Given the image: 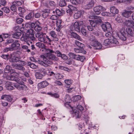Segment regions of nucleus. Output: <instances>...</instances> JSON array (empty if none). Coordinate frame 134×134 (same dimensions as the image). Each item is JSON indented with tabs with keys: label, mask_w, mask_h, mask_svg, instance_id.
<instances>
[{
	"label": "nucleus",
	"mask_w": 134,
	"mask_h": 134,
	"mask_svg": "<svg viewBox=\"0 0 134 134\" xmlns=\"http://www.w3.org/2000/svg\"><path fill=\"white\" fill-rule=\"evenodd\" d=\"M74 107L78 110L79 109L81 111L83 110V108L82 106L80 105H79V104L77 105L76 104V105H75Z\"/></svg>",
	"instance_id": "obj_47"
},
{
	"label": "nucleus",
	"mask_w": 134,
	"mask_h": 134,
	"mask_svg": "<svg viewBox=\"0 0 134 134\" xmlns=\"http://www.w3.org/2000/svg\"><path fill=\"white\" fill-rule=\"evenodd\" d=\"M105 10L106 9L104 7L101 5H98L93 8V13L94 14L98 15L101 13V12Z\"/></svg>",
	"instance_id": "obj_4"
},
{
	"label": "nucleus",
	"mask_w": 134,
	"mask_h": 134,
	"mask_svg": "<svg viewBox=\"0 0 134 134\" xmlns=\"http://www.w3.org/2000/svg\"><path fill=\"white\" fill-rule=\"evenodd\" d=\"M3 12L6 13L8 14L9 13L10 10L9 8L6 7H4L1 8Z\"/></svg>",
	"instance_id": "obj_41"
},
{
	"label": "nucleus",
	"mask_w": 134,
	"mask_h": 134,
	"mask_svg": "<svg viewBox=\"0 0 134 134\" xmlns=\"http://www.w3.org/2000/svg\"><path fill=\"white\" fill-rule=\"evenodd\" d=\"M49 15V14L48 12L47 11L46 12H45L42 14V16L44 18H47Z\"/></svg>",
	"instance_id": "obj_50"
},
{
	"label": "nucleus",
	"mask_w": 134,
	"mask_h": 134,
	"mask_svg": "<svg viewBox=\"0 0 134 134\" xmlns=\"http://www.w3.org/2000/svg\"><path fill=\"white\" fill-rule=\"evenodd\" d=\"M22 48L25 50H26V51L29 52H30V49H28V47L25 45H23L22 46Z\"/></svg>",
	"instance_id": "obj_53"
},
{
	"label": "nucleus",
	"mask_w": 134,
	"mask_h": 134,
	"mask_svg": "<svg viewBox=\"0 0 134 134\" xmlns=\"http://www.w3.org/2000/svg\"><path fill=\"white\" fill-rule=\"evenodd\" d=\"M12 48L11 47L5 48L4 50V52H7L9 51H13Z\"/></svg>",
	"instance_id": "obj_60"
},
{
	"label": "nucleus",
	"mask_w": 134,
	"mask_h": 134,
	"mask_svg": "<svg viewBox=\"0 0 134 134\" xmlns=\"http://www.w3.org/2000/svg\"><path fill=\"white\" fill-rule=\"evenodd\" d=\"M82 98L81 97L80 95L76 96H74V101L76 102L77 101L80 100Z\"/></svg>",
	"instance_id": "obj_48"
},
{
	"label": "nucleus",
	"mask_w": 134,
	"mask_h": 134,
	"mask_svg": "<svg viewBox=\"0 0 134 134\" xmlns=\"http://www.w3.org/2000/svg\"><path fill=\"white\" fill-rule=\"evenodd\" d=\"M101 26L103 30L105 32L110 31L111 30L112 28L110 24L108 23H105L102 24Z\"/></svg>",
	"instance_id": "obj_5"
},
{
	"label": "nucleus",
	"mask_w": 134,
	"mask_h": 134,
	"mask_svg": "<svg viewBox=\"0 0 134 134\" xmlns=\"http://www.w3.org/2000/svg\"><path fill=\"white\" fill-rule=\"evenodd\" d=\"M120 32L121 35H126L125 29L124 28H122L121 29Z\"/></svg>",
	"instance_id": "obj_61"
},
{
	"label": "nucleus",
	"mask_w": 134,
	"mask_h": 134,
	"mask_svg": "<svg viewBox=\"0 0 134 134\" xmlns=\"http://www.w3.org/2000/svg\"><path fill=\"white\" fill-rule=\"evenodd\" d=\"M65 101L66 103L65 104V106L67 107L69 106L71 107L69 103H70V101L69 96H65Z\"/></svg>",
	"instance_id": "obj_24"
},
{
	"label": "nucleus",
	"mask_w": 134,
	"mask_h": 134,
	"mask_svg": "<svg viewBox=\"0 0 134 134\" xmlns=\"http://www.w3.org/2000/svg\"><path fill=\"white\" fill-rule=\"evenodd\" d=\"M36 37L38 38V40L44 43H47V41L49 42H51L52 40L50 39L48 36L46 34L43 32H40L36 33L35 35Z\"/></svg>",
	"instance_id": "obj_3"
},
{
	"label": "nucleus",
	"mask_w": 134,
	"mask_h": 134,
	"mask_svg": "<svg viewBox=\"0 0 134 134\" xmlns=\"http://www.w3.org/2000/svg\"><path fill=\"white\" fill-rule=\"evenodd\" d=\"M49 4L51 7H53L56 5V3L54 1H51L49 2Z\"/></svg>",
	"instance_id": "obj_63"
},
{
	"label": "nucleus",
	"mask_w": 134,
	"mask_h": 134,
	"mask_svg": "<svg viewBox=\"0 0 134 134\" xmlns=\"http://www.w3.org/2000/svg\"><path fill=\"white\" fill-rule=\"evenodd\" d=\"M69 57L71 58L77 60L79 59V55H77L72 53H70L68 54Z\"/></svg>",
	"instance_id": "obj_17"
},
{
	"label": "nucleus",
	"mask_w": 134,
	"mask_h": 134,
	"mask_svg": "<svg viewBox=\"0 0 134 134\" xmlns=\"http://www.w3.org/2000/svg\"><path fill=\"white\" fill-rule=\"evenodd\" d=\"M14 42V40L12 38L9 39H8L7 42H6V43L8 44L9 43H13Z\"/></svg>",
	"instance_id": "obj_62"
},
{
	"label": "nucleus",
	"mask_w": 134,
	"mask_h": 134,
	"mask_svg": "<svg viewBox=\"0 0 134 134\" xmlns=\"http://www.w3.org/2000/svg\"><path fill=\"white\" fill-rule=\"evenodd\" d=\"M71 35L73 38L77 39L79 41H81L82 39L81 37L76 33L74 32H71Z\"/></svg>",
	"instance_id": "obj_15"
},
{
	"label": "nucleus",
	"mask_w": 134,
	"mask_h": 134,
	"mask_svg": "<svg viewBox=\"0 0 134 134\" xmlns=\"http://www.w3.org/2000/svg\"><path fill=\"white\" fill-rule=\"evenodd\" d=\"M110 12L113 14H116L118 13L119 11L115 7H112L110 8Z\"/></svg>",
	"instance_id": "obj_26"
},
{
	"label": "nucleus",
	"mask_w": 134,
	"mask_h": 134,
	"mask_svg": "<svg viewBox=\"0 0 134 134\" xmlns=\"http://www.w3.org/2000/svg\"><path fill=\"white\" fill-rule=\"evenodd\" d=\"M62 21L60 20H58L57 21V27H62Z\"/></svg>",
	"instance_id": "obj_43"
},
{
	"label": "nucleus",
	"mask_w": 134,
	"mask_h": 134,
	"mask_svg": "<svg viewBox=\"0 0 134 134\" xmlns=\"http://www.w3.org/2000/svg\"><path fill=\"white\" fill-rule=\"evenodd\" d=\"M110 42L111 43L113 44H119V42L117 40L112 36L110 38Z\"/></svg>",
	"instance_id": "obj_25"
},
{
	"label": "nucleus",
	"mask_w": 134,
	"mask_h": 134,
	"mask_svg": "<svg viewBox=\"0 0 134 134\" xmlns=\"http://www.w3.org/2000/svg\"><path fill=\"white\" fill-rule=\"evenodd\" d=\"M75 44L78 47L81 48H82L84 47V45L82 43L79 42L77 40H75Z\"/></svg>",
	"instance_id": "obj_35"
},
{
	"label": "nucleus",
	"mask_w": 134,
	"mask_h": 134,
	"mask_svg": "<svg viewBox=\"0 0 134 134\" xmlns=\"http://www.w3.org/2000/svg\"><path fill=\"white\" fill-rule=\"evenodd\" d=\"M24 21L23 19L21 18H18L16 20V23L18 24H21Z\"/></svg>",
	"instance_id": "obj_49"
},
{
	"label": "nucleus",
	"mask_w": 134,
	"mask_h": 134,
	"mask_svg": "<svg viewBox=\"0 0 134 134\" xmlns=\"http://www.w3.org/2000/svg\"><path fill=\"white\" fill-rule=\"evenodd\" d=\"M40 73H42L43 74V75L44 76H45L47 74V72L44 69H41L39 70Z\"/></svg>",
	"instance_id": "obj_45"
},
{
	"label": "nucleus",
	"mask_w": 134,
	"mask_h": 134,
	"mask_svg": "<svg viewBox=\"0 0 134 134\" xmlns=\"http://www.w3.org/2000/svg\"><path fill=\"white\" fill-rule=\"evenodd\" d=\"M55 12L57 15L59 16L62 15V12L59 9H57L55 11Z\"/></svg>",
	"instance_id": "obj_56"
},
{
	"label": "nucleus",
	"mask_w": 134,
	"mask_h": 134,
	"mask_svg": "<svg viewBox=\"0 0 134 134\" xmlns=\"http://www.w3.org/2000/svg\"><path fill=\"white\" fill-rule=\"evenodd\" d=\"M126 32L127 34V37H129L130 36L132 37L133 36V32L131 28L129 27L127 28Z\"/></svg>",
	"instance_id": "obj_22"
},
{
	"label": "nucleus",
	"mask_w": 134,
	"mask_h": 134,
	"mask_svg": "<svg viewBox=\"0 0 134 134\" xmlns=\"http://www.w3.org/2000/svg\"><path fill=\"white\" fill-rule=\"evenodd\" d=\"M47 56L46 57L43 55L41 56V59L42 60H39L38 63L40 65L46 67H49V65L53 64V60L57 61L59 60V59L55 55L47 52Z\"/></svg>",
	"instance_id": "obj_1"
},
{
	"label": "nucleus",
	"mask_w": 134,
	"mask_h": 134,
	"mask_svg": "<svg viewBox=\"0 0 134 134\" xmlns=\"http://www.w3.org/2000/svg\"><path fill=\"white\" fill-rule=\"evenodd\" d=\"M16 69L21 70L23 71H24L25 70V68L20 64H18Z\"/></svg>",
	"instance_id": "obj_46"
},
{
	"label": "nucleus",
	"mask_w": 134,
	"mask_h": 134,
	"mask_svg": "<svg viewBox=\"0 0 134 134\" xmlns=\"http://www.w3.org/2000/svg\"><path fill=\"white\" fill-rule=\"evenodd\" d=\"M125 23L127 26L130 27L134 29V22L133 21L127 20L126 21Z\"/></svg>",
	"instance_id": "obj_19"
},
{
	"label": "nucleus",
	"mask_w": 134,
	"mask_h": 134,
	"mask_svg": "<svg viewBox=\"0 0 134 134\" xmlns=\"http://www.w3.org/2000/svg\"><path fill=\"white\" fill-rule=\"evenodd\" d=\"M5 73L7 74H13L15 72L14 69H12L11 67L9 65H7L4 69Z\"/></svg>",
	"instance_id": "obj_8"
},
{
	"label": "nucleus",
	"mask_w": 134,
	"mask_h": 134,
	"mask_svg": "<svg viewBox=\"0 0 134 134\" xmlns=\"http://www.w3.org/2000/svg\"><path fill=\"white\" fill-rule=\"evenodd\" d=\"M6 79L14 81L17 83L14 84V86L19 90L26 91L27 87L24 84V82L21 81L19 79L12 75H7L5 77Z\"/></svg>",
	"instance_id": "obj_2"
},
{
	"label": "nucleus",
	"mask_w": 134,
	"mask_h": 134,
	"mask_svg": "<svg viewBox=\"0 0 134 134\" xmlns=\"http://www.w3.org/2000/svg\"><path fill=\"white\" fill-rule=\"evenodd\" d=\"M90 21L93 22L95 24V25L97 26V25H99L102 22L100 17L98 16H96L94 19L92 20H90Z\"/></svg>",
	"instance_id": "obj_10"
},
{
	"label": "nucleus",
	"mask_w": 134,
	"mask_h": 134,
	"mask_svg": "<svg viewBox=\"0 0 134 134\" xmlns=\"http://www.w3.org/2000/svg\"><path fill=\"white\" fill-rule=\"evenodd\" d=\"M49 34L52 37L51 38H50V39L52 40L51 42L53 41H58V39L57 37V35L54 31L53 30L50 31L49 32Z\"/></svg>",
	"instance_id": "obj_7"
},
{
	"label": "nucleus",
	"mask_w": 134,
	"mask_h": 134,
	"mask_svg": "<svg viewBox=\"0 0 134 134\" xmlns=\"http://www.w3.org/2000/svg\"><path fill=\"white\" fill-rule=\"evenodd\" d=\"M81 12L78 11L74 15V17L75 19H77L80 18L81 15Z\"/></svg>",
	"instance_id": "obj_31"
},
{
	"label": "nucleus",
	"mask_w": 134,
	"mask_h": 134,
	"mask_svg": "<svg viewBox=\"0 0 134 134\" xmlns=\"http://www.w3.org/2000/svg\"><path fill=\"white\" fill-rule=\"evenodd\" d=\"M25 40L27 41L31 40L34 41L35 40V38L34 37V35L33 34H30L26 38Z\"/></svg>",
	"instance_id": "obj_23"
},
{
	"label": "nucleus",
	"mask_w": 134,
	"mask_h": 134,
	"mask_svg": "<svg viewBox=\"0 0 134 134\" xmlns=\"http://www.w3.org/2000/svg\"><path fill=\"white\" fill-rule=\"evenodd\" d=\"M48 94L49 95L51 96L56 98H58L59 97V95L57 93H55L53 94L52 93L50 92L48 93Z\"/></svg>",
	"instance_id": "obj_44"
},
{
	"label": "nucleus",
	"mask_w": 134,
	"mask_h": 134,
	"mask_svg": "<svg viewBox=\"0 0 134 134\" xmlns=\"http://www.w3.org/2000/svg\"><path fill=\"white\" fill-rule=\"evenodd\" d=\"M98 29L97 26V27H95L92 31V34L97 36H99V34L98 33Z\"/></svg>",
	"instance_id": "obj_33"
},
{
	"label": "nucleus",
	"mask_w": 134,
	"mask_h": 134,
	"mask_svg": "<svg viewBox=\"0 0 134 134\" xmlns=\"http://www.w3.org/2000/svg\"><path fill=\"white\" fill-rule=\"evenodd\" d=\"M89 21L90 25L88 26L87 28L89 31H92L95 27H97V26L95 25V24L93 22L91 21L90 20H89Z\"/></svg>",
	"instance_id": "obj_12"
},
{
	"label": "nucleus",
	"mask_w": 134,
	"mask_h": 134,
	"mask_svg": "<svg viewBox=\"0 0 134 134\" xmlns=\"http://www.w3.org/2000/svg\"><path fill=\"white\" fill-rule=\"evenodd\" d=\"M28 66L32 69H36V68L37 66L35 64L31 63L30 62H28L27 64Z\"/></svg>",
	"instance_id": "obj_40"
},
{
	"label": "nucleus",
	"mask_w": 134,
	"mask_h": 134,
	"mask_svg": "<svg viewBox=\"0 0 134 134\" xmlns=\"http://www.w3.org/2000/svg\"><path fill=\"white\" fill-rule=\"evenodd\" d=\"M72 27L73 30L77 32H80V27L78 23V22H75Z\"/></svg>",
	"instance_id": "obj_11"
},
{
	"label": "nucleus",
	"mask_w": 134,
	"mask_h": 134,
	"mask_svg": "<svg viewBox=\"0 0 134 134\" xmlns=\"http://www.w3.org/2000/svg\"><path fill=\"white\" fill-rule=\"evenodd\" d=\"M47 52L51 53H55L57 54V57H60L62 53L61 52L58 51H54L50 49H48L47 51Z\"/></svg>",
	"instance_id": "obj_18"
},
{
	"label": "nucleus",
	"mask_w": 134,
	"mask_h": 134,
	"mask_svg": "<svg viewBox=\"0 0 134 134\" xmlns=\"http://www.w3.org/2000/svg\"><path fill=\"white\" fill-rule=\"evenodd\" d=\"M81 32L82 34L84 36H86L87 35V30L84 28L83 27L81 29Z\"/></svg>",
	"instance_id": "obj_42"
},
{
	"label": "nucleus",
	"mask_w": 134,
	"mask_h": 134,
	"mask_svg": "<svg viewBox=\"0 0 134 134\" xmlns=\"http://www.w3.org/2000/svg\"><path fill=\"white\" fill-rule=\"evenodd\" d=\"M59 69L65 71L70 72L71 71V69H69L68 68L62 66H60L59 67Z\"/></svg>",
	"instance_id": "obj_36"
},
{
	"label": "nucleus",
	"mask_w": 134,
	"mask_h": 134,
	"mask_svg": "<svg viewBox=\"0 0 134 134\" xmlns=\"http://www.w3.org/2000/svg\"><path fill=\"white\" fill-rule=\"evenodd\" d=\"M89 40L91 41V42H92L96 40L95 39V37L93 35H91L90 37Z\"/></svg>",
	"instance_id": "obj_57"
},
{
	"label": "nucleus",
	"mask_w": 134,
	"mask_h": 134,
	"mask_svg": "<svg viewBox=\"0 0 134 134\" xmlns=\"http://www.w3.org/2000/svg\"><path fill=\"white\" fill-rule=\"evenodd\" d=\"M1 99L4 100H7L9 102H11L12 100V98L10 96L5 94L1 96Z\"/></svg>",
	"instance_id": "obj_13"
},
{
	"label": "nucleus",
	"mask_w": 134,
	"mask_h": 134,
	"mask_svg": "<svg viewBox=\"0 0 134 134\" xmlns=\"http://www.w3.org/2000/svg\"><path fill=\"white\" fill-rule=\"evenodd\" d=\"M9 56V55L8 54L7 55H5L4 54H2L1 56V57L3 58V59H5L7 60L8 59V57Z\"/></svg>",
	"instance_id": "obj_64"
},
{
	"label": "nucleus",
	"mask_w": 134,
	"mask_h": 134,
	"mask_svg": "<svg viewBox=\"0 0 134 134\" xmlns=\"http://www.w3.org/2000/svg\"><path fill=\"white\" fill-rule=\"evenodd\" d=\"M68 1H70L72 4L76 5L78 4L76 0H67Z\"/></svg>",
	"instance_id": "obj_58"
},
{
	"label": "nucleus",
	"mask_w": 134,
	"mask_h": 134,
	"mask_svg": "<svg viewBox=\"0 0 134 134\" xmlns=\"http://www.w3.org/2000/svg\"><path fill=\"white\" fill-rule=\"evenodd\" d=\"M10 9L13 12H15L16 10V6L12 4L10 7Z\"/></svg>",
	"instance_id": "obj_52"
},
{
	"label": "nucleus",
	"mask_w": 134,
	"mask_h": 134,
	"mask_svg": "<svg viewBox=\"0 0 134 134\" xmlns=\"http://www.w3.org/2000/svg\"><path fill=\"white\" fill-rule=\"evenodd\" d=\"M48 85L47 81H42L38 84V86L40 88H43L45 87Z\"/></svg>",
	"instance_id": "obj_14"
},
{
	"label": "nucleus",
	"mask_w": 134,
	"mask_h": 134,
	"mask_svg": "<svg viewBox=\"0 0 134 134\" xmlns=\"http://www.w3.org/2000/svg\"><path fill=\"white\" fill-rule=\"evenodd\" d=\"M94 2L93 0H91L90 1L88 4L86 5L85 7L87 9H89L91 8L94 5Z\"/></svg>",
	"instance_id": "obj_21"
},
{
	"label": "nucleus",
	"mask_w": 134,
	"mask_h": 134,
	"mask_svg": "<svg viewBox=\"0 0 134 134\" xmlns=\"http://www.w3.org/2000/svg\"><path fill=\"white\" fill-rule=\"evenodd\" d=\"M12 4L16 6H18L21 5V2L19 1H17L13 2Z\"/></svg>",
	"instance_id": "obj_39"
},
{
	"label": "nucleus",
	"mask_w": 134,
	"mask_h": 134,
	"mask_svg": "<svg viewBox=\"0 0 134 134\" xmlns=\"http://www.w3.org/2000/svg\"><path fill=\"white\" fill-rule=\"evenodd\" d=\"M20 46V44L19 43V41L18 40H15L12 44L11 47L12 48V49L13 50L14 49H18Z\"/></svg>",
	"instance_id": "obj_9"
},
{
	"label": "nucleus",
	"mask_w": 134,
	"mask_h": 134,
	"mask_svg": "<svg viewBox=\"0 0 134 134\" xmlns=\"http://www.w3.org/2000/svg\"><path fill=\"white\" fill-rule=\"evenodd\" d=\"M132 13L131 11H126L123 12L122 14L124 16L126 17H128Z\"/></svg>",
	"instance_id": "obj_27"
},
{
	"label": "nucleus",
	"mask_w": 134,
	"mask_h": 134,
	"mask_svg": "<svg viewBox=\"0 0 134 134\" xmlns=\"http://www.w3.org/2000/svg\"><path fill=\"white\" fill-rule=\"evenodd\" d=\"M115 20H116L119 23H121L123 21L122 18L119 16H118L116 17L115 19Z\"/></svg>",
	"instance_id": "obj_54"
},
{
	"label": "nucleus",
	"mask_w": 134,
	"mask_h": 134,
	"mask_svg": "<svg viewBox=\"0 0 134 134\" xmlns=\"http://www.w3.org/2000/svg\"><path fill=\"white\" fill-rule=\"evenodd\" d=\"M20 58L15 56L12 57L9 59V62L11 63H15L20 61Z\"/></svg>",
	"instance_id": "obj_16"
},
{
	"label": "nucleus",
	"mask_w": 134,
	"mask_h": 134,
	"mask_svg": "<svg viewBox=\"0 0 134 134\" xmlns=\"http://www.w3.org/2000/svg\"><path fill=\"white\" fill-rule=\"evenodd\" d=\"M59 5L61 7H63L65 6L66 3L65 0H60L59 2Z\"/></svg>",
	"instance_id": "obj_37"
},
{
	"label": "nucleus",
	"mask_w": 134,
	"mask_h": 134,
	"mask_svg": "<svg viewBox=\"0 0 134 134\" xmlns=\"http://www.w3.org/2000/svg\"><path fill=\"white\" fill-rule=\"evenodd\" d=\"M126 35H121L120 38L123 41H125L126 39Z\"/></svg>",
	"instance_id": "obj_59"
},
{
	"label": "nucleus",
	"mask_w": 134,
	"mask_h": 134,
	"mask_svg": "<svg viewBox=\"0 0 134 134\" xmlns=\"http://www.w3.org/2000/svg\"><path fill=\"white\" fill-rule=\"evenodd\" d=\"M79 111L76 108V109L73 110V114H75L76 118H78L79 117Z\"/></svg>",
	"instance_id": "obj_38"
},
{
	"label": "nucleus",
	"mask_w": 134,
	"mask_h": 134,
	"mask_svg": "<svg viewBox=\"0 0 134 134\" xmlns=\"http://www.w3.org/2000/svg\"><path fill=\"white\" fill-rule=\"evenodd\" d=\"M110 39H107L104 41V44L105 46H107L109 45L110 42Z\"/></svg>",
	"instance_id": "obj_51"
},
{
	"label": "nucleus",
	"mask_w": 134,
	"mask_h": 134,
	"mask_svg": "<svg viewBox=\"0 0 134 134\" xmlns=\"http://www.w3.org/2000/svg\"><path fill=\"white\" fill-rule=\"evenodd\" d=\"M65 82L66 84L65 86L66 87L69 88L70 87V84L72 83V81L70 80H65Z\"/></svg>",
	"instance_id": "obj_32"
},
{
	"label": "nucleus",
	"mask_w": 134,
	"mask_h": 134,
	"mask_svg": "<svg viewBox=\"0 0 134 134\" xmlns=\"http://www.w3.org/2000/svg\"><path fill=\"white\" fill-rule=\"evenodd\" d=\"M34 16V13L31 12L29 13L26 16L25 19L27 20H31V19H32Z\"/></svg>",
	"instance_id": "obj_30"
},
{
	"label": "nucleus",
	"mask_w": 134,
	"mask_h": 134,
	"mask_svg": "<svg viewBox=\"0 0 134 134\" xmlns=\"http://www.w3.org/2000/svg\"><path fill=\"white\" fill-rule=\"evenodd\" d=\"M21 34V33L20 32H16L12 34V37L14 38L18 39L20 38Z\"/></svg>",
	"instance_id": "obj_20"
},
{
	"label": "nucleus",
	"mask_w": 134,
	"mask_h": 134,
	"mask_svg": "<svg viewBox=\"0 0 134 134\" xmlns=\"http://www.w3.org/2000/svg\"><path fill=\"white\" fill-rule=\"evenodd\" d=\"M35 76L36 78L38 79H41L44 76V75L42 74L39 72H36Z\"/></svg>",
	"instance_id": "obj_34"
},
{
	"label": "nucleus",
	"mask_w": 134,
	"mask_h": 134,
	"mask_svg": "<svg viewBox=\"0 0 134 134\" xmlns=\"http://www.w3.org/2000/svg\"><path fill=\"white\" fill-rule=\"evenodd\" d=\"M7 1L6 0H0V4L3 6H5L6 5Z\"/></svg>",
	"instance_id": "obj_55"
},
{
	"label": "nucleus",
	"mask_w": 134,
	"mask_h": 134,
	"mask_svg": "<svg viewBox=\"0 0 134 134\" xmlns=\"http://www.w3.org/2000/svg\"><path fill=\"white\" fill-rule=\"evenodd\" d=\"M42 29V27L37 24L34 27V30L37 32V33H40V32Z\"/></svg>",
	"instance_id": "obj_29"
},
{
	"label": "nucleus",
	"mask_w": 134,
	"mask_h": 134,
	"mask_svg": "<svg viewBox=\"0 0 134 134\" xmlns=\"http://www.w3.org/2000/svg\"><path fill=\"white\" fill-rule=\"evenodd\" d=\"M74 50L75 52L77 53H81L84 54H86V51L82 49H79L75 48Z\"/></svg>",
	"instance_id": "obj_28"
},
{
	"label": "nucleus",
	"mask_w": 134,
	"mask_h": 134,
	"mask_svg": "<svg viewBox=\"0 0 134 134\" xmlns=\"http://www.w3.org/2000/svg\"><path fill=\"white\" fill-rule=\"evenodd\" d=\"M90 44L92 46L95 47L96 49H99L102 48V44L96 40L92 42H91Z\"/></svg>",
	"instance_id": "obj_6"
}]
</instances>
